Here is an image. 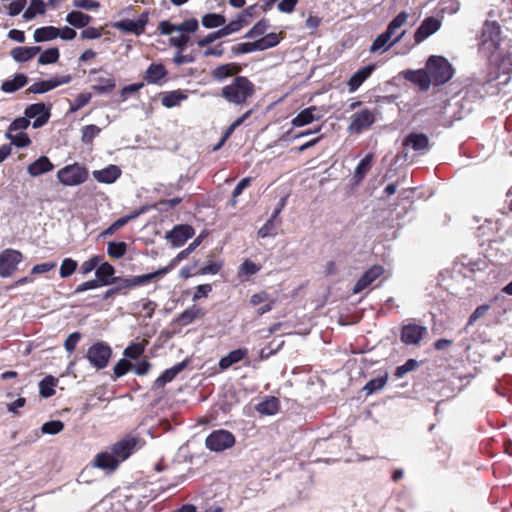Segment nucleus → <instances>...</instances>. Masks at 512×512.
<instances>
[{"mask_svg":"<svg viewBox=\"0 0 512 512\" xmlns=\"http://www.w3.org/2000/svg\"><path fill=\"white\" fill-rule=\"evenodd\" d=\"M255 84L245 76H236L221 88L220 96L228 103L243 106L255 94Z\"/></svg>","mask_w":512,"mask_h":512,"instance_id":"obj_1","label":"nucleus"},{"mask_svg":"<svg viewBox=\"0 0 512 512\" xmlns=\"http://www.w3.org/2000/svg\"><path fill=\"white\" fill-rule=\"evenodd\" d=\"M426 69L432 84L436 86L445 84L454 75V68L443 56H430L426 62Z\"/></svg>","mask_w":512,"mask_h":512,"instance_id":"obj_2","label":"nucleus"},{"mask_svg":"<svg viewBox=\"0 0 512 512\" xmlns=\"http://www.w3.org/2000/svg\"><path fill=\"white\" fill-rule=\"evenodd\" d=\"M500 27L495 21H486L482 28L479 49L485 55L491 56L500 45Z\"/></svg>","mask_w":512,"mask_h":512,"instance_id":"obj_3","label":"nucleus"},{"mask_svg":"<svg viewBox=\"0 0 512 512\" xmlns=\"http://www.w3.org/2000/svg\"><path fill=\"white\" fill-rule=\"evenodd\" d=\"M57 178L65 186L80 185L87 180L88 170L84 166L74 163L61 168L57 172Z\"/></svg>","mask_w":512,"mask_h":512,"instance_id":"obj_4","label":"nucleus"},{"mask_svg":"<svg viewBox=\"0 0 512 512\" xmlns=\"http://www.w3.org/2000/svg\"><path fill=\"white\" fill-rule=\"evenodd\" d=\"M235 436L228 430L212 431L205 440L206 448L213 452H222L235 445Z\"/></svg>","mask_w":512,"mask_h":512,"instance_id":"obj_5","label":"nucleus"},{"mask_svg":"<svg viewBox=\"0 0 512 512\" xmlns=\"http://www.w3.org/2000/svg\"><path fill=\"white\" fill-rule=\"evenodd\" d=\"M375 120V111L367 108L362 109L350 117L348 132L351 134H361L368 130L374 124Z\"/></svg>","mask_w":512,"mask_h":512,"instance_id":"obj_6","label":"nucleus"},{"mask_svg":"<svg viewBox=\"0 0 512 512\" xmlns=\"http://www.w3.org/2000/svg\"><path fill=\"white\" fill-rule=\"evenodd\" d=\"M111 354L112 350L108 344L98 342L88 349L87 359L92 366L97 369H103L108 365Z\"/></svg>","mask_w":512,"mask_h":512,"instance_id":"obj_7","label":"nucleus"},{"mask_svg":"<svg viewBox=\"0 0 512 512\" xmlns=\"http://www.w3.org/2000/svg\"><path fill=\"white\" fill-rule=\"evenodd\" d=\"M21 252L14 249H6L0 253V276L10 277L22 261Z\"/></svg>","mask_w":512,"mask_h":512,"instance_id":"obj_8","label":"nucleus"},{"mask_svg":"<svg viewBox=\"0 0 512 512\" xmlns=\"http://www.w3.org/2000/svg\"><path fill=\"white\" fill-rule=\"evenodd\" d=\"M140 439L134 436H127L114 443L110 449L119 459V463L126 460L137 449Z\"/></svg>","mask_w":512,"mask_h":512,"instance_id":"obj_9","label":"nucleus"},{"mask_svg":"<svg viewBox=\"0 0 512 512\" xmlns=\"http://www.w3.org/2000/svg\"><path fill=\"white\" fill-rule=\"evenodd\" d=\"M167 274V269L160 268L152 273L144 274V275H138V276H132L130 278H118L119 285L122 289L126 288H134L137 286L145 285L152 280L158 279L160 277H163Z\"/></svg>","mask_w":512,"mask_h":512,"instance_id":"obj_10","label":"nucleus"},{"mask_svg":"<svg viewBox=\"0 0 512 512\" xmlns=\"http://www.w3.org/2000/svg\"><path fill=\"white\" fill-rule=\"evenodd\" d=\"M148 23V13H142L137 20L125 19L118 21L114 24V27L122 32L131 33L135 35H141L145 31V27Z\"/></svg>","mask_w":512,"mask_h":512,"instance_id":"obj_11","label":"nucleus"},{"mask_svg":"<svg viewBox=\"0 0 512 512\" xmlns=\"http://www.w3.org/2000/svg\"><path fill=\"white\" fill-rule=\"evenodd\" d=\"M427 334V328L415 323L403 325L401 341L406 345H417Z\"/></svg>","mask_w":512,"mask_h":512,"instance_id":"obj_12","label":"nucleus"},{"mask_svg":"<svg viewBox=\"0 0 512 512\" xmlns=\"http://www.w3.org/2000/svg\"><path fill=\"white\" fill-rule=\"evenodd\" d=\"M25 116L29 119L35 118L33 128L44 126L50 118V109L44 103H35L25 109Z\"/></svg>","mask_w":512,"mask_h":512,"instance_id":"obj_13","label":"nucleus"},{"mask_svg":"<svg viewBox=\"0 0 512 512\" xmlns=\"http://www.w3.org/2000/svg\"><path fill=\"white\" fill-rule=\"evenodd\" d=\"M168 71L161 63H151L143 75L147 84L162 86L167 79Z\"/></svg>","mask_w":512,"mask_h":512,"instance_id":"obj_14","label":"nucleus"},{"mask_svg":"<svg viewBox=\"0 0 512 512\" xmlns=\"http://www.w3.org/2000/svg\"><path fill=\"white\" fill-rule=\"evenodd\" d=\"M72 80V77L70 75H63L60 77H55L49 80H43L39 82L33 83L29 88L28 91L30 93L34 94H42L45 92H48L60 85L68 84Z\"/></svg>","mask_w":512,"mask_h":512,"instance_id":"obj_15","label":"nucleus"},{"mask_svg":"<svg viewBox=\"0 0 512 512\" xmlns=\"http://www.w3.org/2000/svg\"><path fill=\"white\" fill-rule=\"evenodd\" d=\"M405 33H406V31L403 30V31L399 32V34H397L394 37V35L386 29L385 32L380 34L374 40V42L372 43V45L370 47V52L374 53V52H377V51H380V50L381 51L388 50L391 46H393L394 44L398 43L403 38Z\"/></svg>","mask_w":512,"mask_h":512,"instance_id":"obj_16","label":"nucleus"},{"mask_svg":"<svg viewBox=\"0 0 512 512\" xmlns=\"http://www.w3.org/2000/svg\"><path fill=\"white\" fill-rule=\"evenodd\" d=\"M195 231L190 225H177L170 232L167 233L166 238L171 242L174 247H180L193 237Z\"/></svg>","mask_w":512,"mask_h":512,"instance_id":"obj_17","label":"nucleus"},{"mask_svg":"<svg viewBox=\"0 0 512 512\" xmlns=\"http://www.w3.org/2000/svg\"><path fill=\"white\" fill-rule=\"evenodd\" d=\"M441 26V22L434 18L428 17L426 18L421 25L417 28L414 34V40L416 44H420L430 35L435 33Z\"/></svg>","mask_w":512,"mask_h":512,"instance_id":"obj_18","label":"nucleus"},{"mask_svg":"<svg viewBox=\"0 0 512 512\" xmlns=\"http://www.w3.org/2000/svg\"><path fill=\"white\" fill-rule=\"evenodd\" d=\"M384 273V269L380 265H374L370 269H368L357 281L353 288V293L357 294L366 289L370 284H372L377 278H379Z\"/></svg>","mask_w":512,"mask_h":512,"instance_id":"obj_19","label":"nucleus"},{"mask_svg":"<svg viewBox=\"0 0 512 512\" xmlns=\"http://www.w3.org/2000/svg\"><path fill=\"white\" fill-rule=\"evenodd\" d=\"M119 464V459L114 455L110 448L98 453L94 459V465L96 467L107 471L116 470Z\"/></svg>","mask_w":512,"mask_h":512,"instance_id":"obj_20","label":"nucleus"},{"mask_svg":"<svg viewBox=\"0 0 512 512\" xmlns=\"http://www.w3.org/2000/svg\"><path fill=\"white\" fill-rule=\"evenodd\" d=\"M375 70V65H367L355 72L347 82L348 90L354 93L359 87L372 75Z\"/></svg>","mask_w":512,"mask_h":512,"instance_id":"obj_21","label":"nucleus"},{"mask_svg":"<svg viewBox=\"0 0 512 512\" xmlns=\"http://www.w3.org/2000/svg\"><path fill=\"white\" fill-rule=\"evenodd\" d=\"M405 79L416 84L423 91H427L432 84L427 69L408 70L404 73Z\"/></svg>","mask_w":512,"mask_h":512,"instance_id":"obj_22","label":"nucleus"},{"mask_svg":"<svg viewBox=\"0 0 512 512\" xmlns=\"http://www.w3.org/2000/svg\"><path fill=\"white\" fill-rule=\"evenodd\" d=\"M319 109L316 106H310L302 110L291 121L293 127H303L321 118Z\"/></svg>","mask_w":512,"mask_h":512,"instance_id":"obj_23","label":"nucleus"},{"mask_svg":"<svg viewBox=\"0 0 512 512\" xmlns=\"http://www.w3.org/2000/svg\"><path fill=\"white\" fill-rule=\"evenodd\" d=\"M241 71L242 67L238 63H227L214 68L211 76L214 80L221 82L228 77L239 76Z\"/></svg>","mask_w":512,"mask_h":512,"instance_id":"obj_24","label":"nucleus"},{"mask_svg":"<svg viewBox=\"0 0 512 512\" xmlns=\"http://www.w3.org/2000/svg\"><path fill=\"white\" fill-rule=\"evenodd\" d=\"M247 348H239L231 351L228 355L222 357L218 363L221 371H225L232 365L237 364L248 357Z\"/></svg>","mask_w":512,"mask_h":512,"instance_id":"obj_25","label":"nucleus"},{"mask_svg":"<svg viewBox=\"0 0 512 512\" xmlns=\"http://www.w3.org/2000/svg\"><path fill=\"white\" fill-rule=\"evenodd\" d=\"M186 367L185 362L178 363L173 367L166 369L153 383V389L163 388L167 383H170L175 377L184 370Z\"/></svg>","mask_w":512,"mask_h":512,"instance_id":"obj_26","label":"nucleus"},{"mask_svg":"<svg viewBox=\"0 0 512 512\" xmlns=\"http://www.w3.org/2000/svg\"><path fill=\"white\" fill-rule=\"evenodd\" d=\"M54 169V164L46 156H41L28 165L27 172L32 177H38Z\"/></svg>","mask_w":512,"mask_h":512,"instance_id":"obj_27","label":"nucleus"},{"mask_svg":"<svg viewBox=\"0 0 512 512\" xmlns=\"http://www.w3.org/2000/svg\"><path fill=\"white\" fill-rule=\"evenodd\" d=\"M403 145L410 146L413 150L424 153L429 148V140L423 133H410L404 139Z\"/></svg>","mask_w":512,"mask_h":512,"instance_id":"obj_28","label":"nucleus"},{"mask_svg":"<svg viewBox=\"0 0 512 512\" xmlns=\"http://www.w3.org/2000/svg\"><path fill=\"white\" fill-rule=\"evenodd\" d=\"M93 176L98 182L111 184L121 176V170L116 165H109L102 170L94 171Z\"/></svg>","mask_w":512,"mask_h":512,"instance_id":"obj_29","label":"nucleus"},{"mask_svg":"<svg viewBox=\"0 0 512 512\" xmlns=\"http://www.w3.org/2000/svg\"><path fill=\"white\" fill-rule=\"evenodd\" d=\"M115 273L114 267L108 262L102 263L97 266L96 277L100 281V285H110L116 283L119 277H113Z\"/></svg>","mask_w":512,"mask_h":512,"instance_id":"obj_30","label":"nucleus"},{"mask_svg":"<svg viewBox=\"0 0 512 512\" xmlns=\"http://www.w3.org/2000/svg\"><path fill=\"white\" fill-rule=\"evenodd\" d=\"M206 315V310L200 306L192 305L184 310L177 318V322L181 326H186L198 318H203Z\"/></svg>","mask_w":512,"mask_h":512,"instance_id":"obj_31","label":"nucleus"},{"mask_svg":"<svg viewBox=\"0 0 512 512\" xmlns=\"http://www.w3.org/2000/svg\"><path fill=\"white\" fill-rule=\"evenodd\" d=\"M188 98L185 90H174L164 92L161 97V103L166 108H173L180 106L181 102Z\"/></svg>","mask_w":512,"mask_h":512,"instance_id":"obj_32","label":"nucleus"},{"mask_svg":"<svg viewBox=\"0 0 512 512\" xmlns=\"http://www.w3.org/2000/svg\"><path fill=\"white\" fill-rule=\"evenodd\" d=\"M28 83V77L23 73H17L12 79L2 82L1 90L5 93H14Z\"/></svg>","mask_w":512,"mask_h":512,"instance_id":"obj_33","label":"nucleus"},{"mask_svg":"<svg viewBox=\"0 0 512 512\" xmlns=\"http://www.w3.org/2000/svg\"><path fill=\"white\" fill-rule=\"evenodd\" d=\"M202 236H198L192 243L189 244L187 248L182 250L178 255L171 260V262L163 267V269H167V273L173 270L182 260L186 259L202 242Z\"/></svg>","mask_w":512,"mask_h":512,"instance_id":"obj_34","label":"nucleus"},{"mask_svg":"<svg viewBox=\"0 0 512 512\" xmlns=\"http://www.w3.org/2000/svg\"><path fill=\"white\" fill-rule=\"evenodd\" d=\"M41 48L39 46L33 47H16L11 51V56L17 62H26L35 57Z\"/></svg>","mask_w":512,"mask_h":512,"instance_id":"obj_35","label":"nucleus"},{"mask_svg":"<svg viewBox=\"0 0 512 512\" xmlns=\"http://www.w3.org/2000/svg\"><path fill=\"white\" fill-rule=\"evenodd\" d=\"M60 29L54 26H45L35 30L34 39L36 42L53 40L60 34Z\"/></svg>","mask_w":512,"mask_h":512,"instance_id":"obj_36","label":"nucleus"},{"mask_svg":"<svg viewBox=\"0 0 512 512\" xmlns=\"http://www.w3.org/2000/svg\"><path fill=\"white\" fill-rule=\"evenodd\" d=\"M96 83L92 85V90L98 94H106L110 93L115 88V79L111 76L109 77H99L95 79Z\"/></svg>","mask_w":512,"mask_h":512,"instance_id":"obj_37","label":"nucleus"},{"mask_svg":"<svg viewBox=\"0 0 512 512\" xmlns=\"http://www.w3.org/2000/svg\"><path fill=\"white\" fill-rule=\"evenodd\" d=\"M373 163V155L367 154L358 164V166L355 169L354 173V179L357 183L361 182L367 173L372 168Z\"/></svg>","mask_w":512,"mask_h":512,"instance_id":"obj_38","label":"nucleus"},{"mask_svg":"<svg viewBox=\"0 0 512 512\" xmlns=\"http://www.w3.org/2000/svg\"><path fill=\"white\" fill-rule=\"evenodd\" d=\"M260 269V265L254 263L249 259H246L239 267L238 277L240 278L241 281H247L250 276L258 273Z\"/></svg>","mask_w":512,"mask_h":512,"instance_id":"obj_39","label":"nucleus"},{"mask_svg":"<svg viewBox=\"0 0 512 512\" xmlns=\"http://www.w3.org/2000/svg\"><path fill=\"white\" fill-rule=\"evenodd\" d=\"M256 409L261 414L274 415L279 410V400L276 397H268L260 402Z\"/></svg>","mask_w":512,"mask_h":512,"instance_id":"obj_40","label":"nucleus"},{"mask_svg":"<svg viewBox=\"0 0 512 512\" xmlns=\"http://www.w3.org/2000/svg\"><path fill=\"white\" fill-rule=\"evenodd\" d=\"M91 20V17L80 11H72L68 13L66 21L74 27H86Z\"/></svg>","mask_w":512,"mask_h":512,"instance_id":"obj_41","label":"nucleus"},{"mask_svg":"<svg viewBox=\"0 0 512 512\" xmlns=\"http://www.w3.org/2000/svg\"><path fill=\"white\" fill-rule=\"evenodd\" d=\"M225 23L226 18L221 14L208 13L202 17V25L208 29L217 27L222 28Z\"/></svg>","mask_w":512,"mask_h":512,"instance_id":"obj_42","label":"nucleus"},{"mask_svg":"<svg viewBox=\"0 0 512 512\" xmlns=\"http://www.w3.org/2000/svg\"><path fill=\"white\" fill-rule=\"evenodd\" d=\"M45 13V3L43 0H31L30 6L25 10L23 18L25 20H32L38 14Z\"/></svg>","mask_w":512,"mask_h":512,"instance_id":"obj_43","label":"nucleus"},{"mask_svg":"<svg viewBox=\"0 0 512 512\" xmlns=\"http://www.w3.org/2000/svg\"><path fill=\"white\" fill-rule=\"evenodd\" d=\"M57 385V380L53 376L45 377L39 383L40 394L44 398H49L55 394V386Z\"/></svg>","mask_w":512,"mask_h":512,"instance_id":"obj_44","label":"nucleus"},{"mask_svg":"<svg viewBox=\"0 0 512 512\" xmlns=\"http://www.w3.org/2000/svg\"><path fill=\"white\" fill-rule=\"evenodd\" d=\"M6 138L11 141V144L19 148H24L31 144V140L25 132H6Z\"/></svg>","mask_w":512,"mask_h":512,"instance_id":"obj_45","label":"nucleus"},{"mask_svg":"<svg viewBox=\"0 0 512 512\" xmlns=\"http://www.w3.org/2000/svg\"><path fill=\"white\" fill-rule=\"evenodd\" d=\"M145 341L143 342H132L128 345L123 354L126 358L129 359H137L139 358L145 351Z\"/></svg>","mask_w":512,"mask_h":512,"instance_id":"obj_46","label":"nucleus"},{"mask_svg":"<svg viewBox=\"0 0 512 512\" xmlns=\"http://www.w3.org/2000/svg\"><path fill=\"white\" fill-rule=\"evenodd\" d=\"M249 24L248 20L243 19V17L238 16L237 19L231 21L226 25V23L221 28L222 32L224 33L225 37L238 32L242 27Z\"/></svg>","mask_w":512,"mask_h":512,"instance_id":"obj_47","label":"nucleus"},{"mask_svg":"<svg viewBox=\"0 0 512 512\" xmlns=\"http://www.w3.org/2000/svg\"><path fill=\"white\" fill-rule=\"evenodd\" d=\"M387 380V375L371 379L367 382L363 389L366 391L367 395H370L376 391L381 390L386 385Z\"/></svg>","mask_w":512,"mask_h":512,"instance_id":"obj_48","label":"nucleus"},{"mask_svg":"<svg viewBox=\"0 0 512 512\" xmlns=\"http://www.w3.org/2000/svg\"><path fill=\"white\" fill-rule=\"evenodd\" d=\"M127 245L125 242H110L108 243L107 253L110 257L119 259L126 253Z\"/></svg>","mask_w":512,"mask_h":512,"instance_id":"obj_49","label":"nucleus"},{"mask_svg":"<svg viewBox=\"0 0 512 512\" xmlns=\"http://www.w3.org/2000/svg\"><path fill=\"white\" fill-rule=\"evenodd\" d=\"M408 13L405 11L400 12L395 18H393L387 26V30L391 32L394 37L398 34L397 30L400 29L408 19Z\"/></svg>","mask_w":512,"mask_h":512,"instance_id":"obj_50","label":"nucleus"},{"mask_svg":"<svg viewBox=\"0 0 512 512\" xmlns=\"http://www.w3.org/2000/svg\"><path fill=\"white\" fill-rule=\"evenodd\" d=\"M278 232V224L273 219H268L266 223L258 230V236L261 238L274 237Z\"/></svg>","mask_w":512,"mask_h":512,"instance_id":"obj_51","label":"nucleus"},{"mask_svg":"<svg viewBox=\"0 0 512 512\" xmlns=\"http://www.w3.org/2000/svg\"><path fill=\"white\" fill-rule=\"evenodd\" d=\"M280 41L278 34L269 33L257 40L259 51L276 46Z\"/></svg>","mask_w":512,"mask_h":512,"instance_id":"obj_52","label":"nucleus"},{"mask_svg":"<svg viewBox=\"0 0 512 512\" xmlns=\"http://www.w3.org/2000/svg\"><path fill=\"white\" fill-rule=\"evenodd\" d=\"M232 53L235 55L247 54L254 51H259L257 40L254 42L239 43L232 47Z\"/></svg>","mask_w":512,"mask_h":512,"instance_id":"obj_53","label":"nucleus"},{"mask_svg":"<svg viewBox=\"0 0 512 512\" xmlns=\"http://www.w3.org/2000/svg\"><path fill=\"white\" fill-rule=\"evenodd\" d=\"M59 59V50L57 48H49L40 54L38 62L41 65L52 64Z\"/></svg>","mask_w":512,"mask_h":512,"instance_id":"obj_54","label":"nucleus"},{"mask_svg":"<svg viewBox=\"0 0 512 512\" xmlns=\"http://www.w3.org/2000/svg\"><path fill=\"white\" fill-rule=\"evenodd\" d=\"M101 129L96 125H87L82 128V142L91 144L96 136L100 133Z\"/></svg>","mask_w":512,"mask_h":512,"instance_id":"obj_55","label":"nucleus"},{"mask_svg":"<svg viewBox=\"0 0 512 512\" xmlns=\"http://www.w3.org/2000/svg\"><path fill=\"white\" fill-rule=\"evenodd\" d=\"M269 27L266 19L258 21L245 35V38H256L263 35Z\"/></svg>","mask_w":512,"mask_h":512,"instance_id":"obj_56","label":"nucleus"},{"mask_svg":"<svg viewBox=\"0 0 512 512\" xmlns=\"http://www.w3.org/2000/svg\"><path fill=\"white\" fill-rule=\"evenodd\" d=\"M77 269V262L71 258H65L62 261L61 267H60V276L62 278H67L71 276L75 270Z\"/></svg>","mask_w":512,"mask_h":512,"instance_id":"obj_57","label":"nucleus"},{"mask_svg":"<svg viewBox=\"0 0 512 512\" xmlns=\"http://www.w3.org/2000/svg\"><path fill=\"white\" fill-rule=\"evenodd\" d=\"M30 125V119L25 117L16 118L8 127L7 132H24Z\"/></svg>","mask_w":512,"mask_h":512,"instance_id":"obj_58","label":"nucleus"},{"mask_svg":"<svg viewBox=\"0 0 512 512\" xmlns=\"http://www.w3.org/2000/svg\"><path fill=\"white\" fill-rule=\"evenodd\" d=\"M251 184V178L250 177H246V178H243L242 180H240V182L237 184V186L235 187V189L233 190V193H232V199L230 201V205L232 207L236 206L237 204V200L236 198L241 195L243 193V191L249 187Z\"/></svg>","mask_w":512,"mask_h":512,"instance_id":"obj_59","label":"nucleus"},{"mask_svg":"<svg viewBox=\"0 0 512 512\" xmlns=\"http://www.w3.org/2000/svg\"><path fill=\"white\" fill-rule=\"evenodd\" d=\"M64 429L63 422L57 420V421H49L42 425V433L44 434H51L55 435L59 432H61Z\"/></svg>","mask_w":512,"mask_h":512,"instance_id":"obj_60","label":"nucleus"},{"mask_svg":"<svg viewBox=\"0 0 512 512\" xmlns=\"http://www.w3.org/2000/svg\"><path fill=\"white\" fill-rule=\"evenodd\" d=\"M91 98L92 96L90 93H80L71 104L70 111L76 112L80 110L90 102Z\"/></svg>","mask_w":512,"mask_h":512,"instance_id":"obj_61","label":"nucleus"},{"mask_svg":"<svg viewBox=\"0 0 512 512\" xmlns=\"http://www.w3.org/2000/svg\"><path fill=\"white\" fill-rule=\"evenodd\" d=\"M225 37L224 33L222 32L221 28L215 32L209 33L205 37L199 39L197 41V45L201 48L207 47L209 44L214 42L217 39Z\"/></svg>","mask_w":512,"mask_h":512,"instance_id":"obj_62","label":"nucleus"},{"mask_svg":"<svg viewBox=\"0 0 512 512\" xmlns=\"http://www.w3.org/2000/svg\"><path fill=\"white\" fill-rule=\"evenodd\" d=\"M101 257L100 256H93L92 258L88 259L87 261L83 262L80 267V272L83 275H87L90 272H92L94 269L97 268V266L100 264Z\"/></svg>","mask_w":512,"mask_h":512,"instance_id":"obj_63","label":"nucleus"},{"mask_svg":"<svg viewBox=\"0 0 512 512\" xmlns=\"http://www.w3.org/2000/svg\"><path fill=\"white\" fill-rule=\"evenodd\" d=\"M199 23L197 19L191 18L183 21L181 24L177 25V32H186L193 33L198 29Z\"/></svg>","mask_w":512,"mask_h":512,"instance_id":"obj_64","label":"nucleus"}]
</instances>
